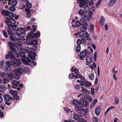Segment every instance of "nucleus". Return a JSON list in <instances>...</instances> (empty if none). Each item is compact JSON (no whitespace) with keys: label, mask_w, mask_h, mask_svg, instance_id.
<instances>
[{"label":"nucleus","mask_w":122,"mask_h":122,"mask_svg":"<svg viewBox=\"0 0 122 122\" xmlns=\"http://www.w3.org/2000/svg\"><path fill=\"white\" fill-rule=\"evenodd\" d=\"M7 16L10 18H12L14 17V15L13 13L8 11L7 14Z\"/></svg>","instance_id":"obj_35"},{"label":"nucleus","mask_w":122,"mask_h":122,"mask_svg":"<svg viewBox=\"0 0 122 122\" xmlns=\"http://www.w3.org/2000/svg\"><path fill=\"white\" fill-rule=\"evenodd\" d=\"M35 26L34 25L32 26V27L33 28V29L31 28V27L30 26H27L26 27V29L28 30H30L31 31L30 32V33H33L35 32L36 30V29L35 28Z\"/></svg>","instance_id":"obj_14"},{"label":"nucleus","mask_w":122,"mask_h":122,"mask_svg":"<svg viewBox=\"0 0 122 122\" xmlns=\"http://www.w3.org/2000/svg\"><path fill=\"white\" fill-rule=\"evenodd\" d=\"M64 110L67 112L69 113L71 112V111H70V110L68 109L67 107L64 108Z\"/></svg>","instance_id":"obj_59"},{"label":"nucleus","mask_w":122,"mask_h":122,"mask_svg":"<svg viewBox=\"0 0 122 122\" xmlns=\"http://www.w3.org/2000/svg\"><path fill=\"white\" fill-rule=\"evenodd\" d=\"M88 77L90 79L93 80L94 77V75L93 73H91L89 75Z\"/></svg>","instance_id":"obj_36"},{"label":"nucleus","mask_w":122,"mask_h":122,"mask_svg":"<svg viewBox=\"0 0 122 122\" xmlns=\"http://www.w3.org/2000/svg\"><path fill=\"white\" fill-rule=\"evenodd\" d=\"M38 43V41L36 39L33 41L31 42H29V44H30V45H35L36 44Z\"/></svg>","instance_id":"obj_29"},{"label":"nucleus","mask_w":122,"mask_h":122,"mask_svg":"<svg viewBox=\"0 0 122 122\" xmlns=\"http://www.w3.org/2000/svg\"><path fill=\"white\" fill-rule=\"evenodd\" d=\"M13 97L14 99L16 100H18L19 98V97L17 95V94L14 96Z\"/></svg>","instance_id":"obj_57"},{"label":"nucleus","mask_w":122,"mask_h":122,"mask_svg":"<svg viewBox=\"0 0 122 122\" xmlns=\"http://www.w3.org/2000/svg\"><path fill=\"white\" fill-rule=\"evenodd\" d=\"M101 0H99L96 4V7L97 8L99 6L101 3Z\"/></svg>","instance_id":"obj_47"},{"label":"nucleus","mask_w":122,"mask_h":122,"mask_svg":"<svg viewBox=\"0 0 122 122\" xmlns=\"http://www.w3.org/2000/svg\"><path fill=\"white\" fill-rule=\"evenodd\" d=\"M4 63V61H1L0 63V67L2 68L3 66Z\"/></svg>","instance_id":"obj_56"},{"label":"nucleus","mask_w":122,"mask_h":122,"mask_svg":"<svg viewBox=\"0 0 122 122\" xmlns=\"http://www.w3.org/2000/svg\"><path fill=\"white\" fill-rule=\"evenodd\" d=\"M25 53L21 52L20 53V57H21V58L23 59L24 62L25 64L27 65H31L32 64H34V65H36V63H34V61H31L30 60L28 57L27 58L25 56Z\"/></svg>","instance_id":"obj_3"},{"label":"nucleus","mask_w":122,"mask_h":122,"mask_svg":"<svg viewBox=\"0 0 122 122\" xmlns=\"http://www.w3.org/2000/svg\"><path fill=\"white\" fill-rule=\"evenodd\" d=\"M90 19L89 18L88 15H84L83 17H81L80 19L81 21L82 22H84V21L89 20Z\"/></svg>","instance_id":"obj_13"},{"label":"nucleus","mask_w":122,"mask_h":122,"mask_svg":"<svg viewBox=\"0 0 122 122\" xmlns=\"http://www.w3.org/2000/svg\"><path fill=\"white\" fill-rule=\"evenodd\" d=\"M29 57L32 60H34L36 56V53L34 52H29L28 55Z\"/></svg>","instance_id":"obj_12"},{"label":"nucleus","mask_w":122,"mask_h":122,"mask_svg":"<svg viewBox=\"0 0 122 122\" xmlns=\"http://www.w3.org/2000/svg\"><path fill=\"white\" fill-rule=\"evenodd\" d=\"M11 12H14L15 10V9L14 6H10L9 8Z\"/></svg>","instance_id":"obj_40"},{"label":"nucleus","mask_w":122,"mask_h":122,"mask_svg":"<svg viewBox=\"0 0 122 122\" xmlns=\"http://www.w3.org/2000/svg\"><path fill=\"white\" fill-rule=\"evenodd\" d=\"M70 112L71 113V115H74L73 116V118L75 120H78L80 118V117L77 114H75L74 112L72 111H71Z\"/></svg>","instance_id":"obj_16"},{"label":"nucleus","mask_w":122,"mask_h":122,"mask_svg":"<svg viewBox=\"0 0 122 122\" xmlns=\"http://www.w3.org/2000/svg\"><path fill=\"white\" fill-rule=\"evenodd\" d=\"M40 32L38 31L36 33H35L33 34L32 36V37L33 38H36L37 37H39L40 36Z\"/></svg>","instance_id":"obj_21"},{"label":"nucleus","mask_w":122,"mask_h":122,"mask_svg":"<svg viewBox=\"0 0 122 122\" xmlns=\"http://www.w3.org/2000/svg\"><path fill=\"white\" fill-rule=\"evenodd\" d=\"M19 82L15 80H13L12 81V88L14 89H16L18 90H19L20 89L19 87H18V86L19 84Z\"/></svg>","instance_id":"obj_4"},{"label":"nucleus","mask_w":122,"mask_h":122,"mask_svg":"<svg viewBox=\"0 0 122 122\" xmlns=\"http://www.w3.org/2000/svg\"><path fill=\"white\" fill-rule=\"evenodd\" d=\"M37 49V47L36 46H31V47H30V50L31 51H35Z\"/></svg>","instance_id":"obj_34"},{"label":"nucleus","mask_w":122,"mask_h":122,"mask_svg":"<svg viewBox=\"0 0 122 122\" xmlns=\"http://www.w3.org/2000/svg\"><path fill=\"white\" fill-rule=\"evenodd\" d=\"M92 14L93 12L92 11H90L89 12L88 16L89 17V18H90V19L91 18Z\"/></svg>","instance_id":"obj_48"},{"label":"nucleus","mask_w":122,"mask_h":122,"mask_svg":"<svg viewBox=\"0 0 122 122\" xmlns=\"http://www.w3.org/2000/svg\"><path fill=\"white\" fill-rule=\"evenodd\" d=\"M78 12L79 14L81 15H84L85 13L84 11L81 9L79 10L78 11Z\"/></svg>","instance_id":"obj_38"},{"label":"nucleus","mask_w":122,"mask_h":122,"mask_svg":"<svg viewBox=\"0 0 122 122\" xmlns=\"http://www.w3.org/2000/svg\"><path fill=\"white\" fill-rule=\"evenodd\" d=\"M114 108V107L113 106H112L109 107L105 112V115L107 112L109 111L111 109Z\"/></svg>","instance_id":"obj_43"},{"label":"nucleus","mask_w":122,"mask_h":122,"mask_svg":"<svg viewBox=\"0 0 122 122\" xmlns=\"http://www.w3.org/2000/svg\"><path fill=\"white\" fill-rule=\"evenodd\" d=\"M10 39L12 41L17 42L19 41V39L16 36H10Z\"/></svg>","instance_id":"obj_18"},{"label":"nucleus","mask_w":122,"mask_h":122,"mask_svg":"<svg viewBox=\"0 0 122 122\" xmlns=\"http://www.w3.org/2000/svg\"><path fill=\"white\" fill-rule=\"evenodd\" d=\"M25 16L27 18H30L31 16V15L30 14L31 12V10L28 8H26L25 9Z\"/></svg>","instance_id":"obj_11"},{"label":"nucleus","mask_w":122,"mask_h":122,"mask_svg":"<svg viewBox=\"0 0 122 122\" xmlns=\"http://www.w3.org/2000/svg\"><path fill=\"white\" fill-rule=\"evenodd\" d=\"M6 87L4 85H3L0 86V92L3 93L4 92L6 89Z\"/></svg>","instance_id":"obj_20"},{"label":"nucleus","mask_w":122,"mask_h":122,"mask_svg":"<svg viewBox=\"0 0 122 122\" xmlns=\"http://www.w3.org/2000/svg\"><path fill=\"white\" fill-rule=\"evenodd\" d=\"M85 82H84V81L82 80H80V84L81 85L83 86L84 85V83Z\"/></svg>","instance_id":"obj_63"},{"label":"nucleus","mask_w":122,"mask_h":122,"mask_svg":"<svg viewBox=\"0 0 122 122\" xmlns=\"http://www.w3.org/2000/svg\"><path fill=\"white\" fill-rule=\"evenodd\" d=\"M86 60V62L89 64L92 61V59L89 56L87 57Z\"/></svg>","instance_id":"obj_32"},{"label":"nucleus","mask_w":122,"mask_h":122,"mask_svg":"<svg viewBox=\"0 0 122 122\" xmlns=\"http://www.w3.org/2000/svg\"><path fill=\"white\" fill-rule=\"evenodd\" d=\"M4 83H7L9 82V79L8 78H5L4 79Z\"/></svg>","instance_id":"obj_44"},{"label":"nucleus","mask_w":122,"mask_h":122,"mask_svg":"<svg viewBox=\"0 0 122 122\" xmlns=\"http://www.w3.org/2000/svg\"><path fill=\"white\" fill-rule=\"evenodd\" d=\"M105 19L103 16H102L101 18L100 19L99 21L101 24L102 26H103L104 23Z\"/></svg>","instance_id":"obj_25"},{"label":"nucleus","mask_w":122,"mask_h":122,"mask_svg":"<svg viewBox=\"0 0 122 122\" xmlns=\"http://www.w3.org/2000/svg\"><path fill=\"white\" fill-rule=\"evenodd\" d=\"M88 34L87 33H86L85 34L83 33L82 34V35L81 36L82 37L81 39V40L85 39L86 37H87V36H88Z\"/></svg>","instance_id":"obj_31"},{"label":"nucleus","mask_w":122,"mask_h":122,"mask_svg":"<svg viewBox=\"0 0 122 122\" xmlns=\"http://www.w3.org/2000/svg\"><path fill=\"white\" fill-rule=\"evenodd\" d=\"M83 27L81 28L80 30L83 32H85L87 29V26H88V24L86 22H85L83 23Z\"/></svg>","instance_id":"obj_10"},{"label":"nucleus","mask_w":122,"mask_h":122,"mask_svg":"<svg viewBox=\"0 0 122 122\" xmlns=\"http://www.w3.org/2000/svg\"><path fill=\"white\" fill-rule=\"evenodd\" d=\"M75 111L78 113L82 114L84 112V109L81 106H76L75 107Z\"/></svg>","instance_id":"obj_5"},{"label":"nucleus","mask_w":122,"mask_h":122,"mask_svg":"<svg viewBox=\"0 0 122 122\" xmlns=\"http://www.w3.org/2000/svg\"><path fill=\"white\" fill-rule=\"evenodd\" d=\"M72 103L74 105H77L79 103L76 100H73V101Z\"/></svg>","instance_id":"obj_45"},{"label":"nucleus","mask_w":122,"mask_h":122,"mask_svg":"<svg viewBox=\"0 0 122 122\" xmlns=\"http://www.w3.org/2000/svg\"><path fill=\"white\" fill-rule=\"evenodd\" d=\"M35 19L34 18H32L30 20V21L29 23V24H32L33 23V22L35 20Z\"/></svg>","instance_id":"obj_52"},{"label":"nucleus","mask_w":122,"mask_h":122,"mask_svg":"<svg viewBox=\"0 0 122 122\" xmlns=\"http://www.w3.org/2000/svg\"><path fill=\"white\" fill-rule=\"evenodd\" d=\"M8 44L10 46V49H12L14 47V43L11 42H8Z\"/></svg>","instance_id":"obj_41"},{"label":"nucleus","mask_w":122,"mask_h":122,"mask_svg":"<svg viewBox=\"0 0 122 122\" xmlns=\"http://www.w3.org/2000/svg\"><path fill=\"white\" fill-rule=\"evenodd\" d=\"M88 51L87 50L83 51L80 53V56L79 57L80 60H83L84 57L86 56V54H87Z\"/></svg>","instance_id":"obj_9"},{"label":"nucleus","mask_w":122,"mask_h":122,"mask_svg":"<svg viewBox=\"0 0 122 122\" xmlns=\"http://www.w3.org/2000/svg\"><path fill=\"white\" fill-rule=\"evenodd\" d=\"M84 85L83 86H84L85 87H89L90 86H91L92 84L91 83L88 82H85L84 83Z\"/></svg>","instance_id":"obj_30"},{"label":"nucleus","mask_w":122,"mask_h":122,"mask_svg":"<svg viewBox=\"0 0 122 122\" xmlns=\"http://www.w3.org/2000/svg\"><path fill=\"white\" fill-rule=\"evenodd\" d=\"M9 93L11 94L13 96H14L15 95L17 94V92L15 91H13L11 89L9 91Z\"/></svg>","instance_id":"obj_23"},{"label":"nucleus","mask_w":122,"mask_h":122,"mask_svg":"<svg viewBox=\"0 0 122 122\" xmlns=\"http://www.w3.org/2000/svg\"><path fill=\"white\" fill-rule=\"evenodd\" d=\"M8 11L4 9L1 11V13L2 15H5V16H7V14Z\"/></svg>","instance_id":"obj_22"},{"label":"nucleus","mask_w":122,"mask_h":122,"mask_svg":"<svg viewBox=\"0 0 122 122\" xmlns=\"http://www.w3.org/2000/svg\"><path fill=\"white\" fill-rule=\"evenodd\" d=\"M81 46L80 45H78L76 47V52H78L80 51Z\"/></svg>","instance_id":"obj_37"},{"label":"nucleus","mask_w":122,"mask_h":122,"mask_svg":"<svg viewBox=\"0 0 122 122\" xmlns=\"http://www.w3.org/2000/svg\"><path fill=\"white\" fill-rule=\"evenodd\" d=\"M75 76L74 74L73 73L70 74L69 75V78L70 79H73L74 77H75Z\"/></svg>","instance_id":"obj_39"},{"label":"nucleus","mask_w":122,"mask_h":122,"mask_svg":"<svg viewBox=\"0 0 122 122\" xmlns=\"http://www.w3.org/2000/svg\"><path fill=\"white\" fill-rule=\"evenodd\" d=\"M12 64L14 67L19 66L21 64L20 59L14 60L12 61Z\"/></svg>","instance_id":"obj_7"},{"label":"nucleus","mask_w":122,"mask_h":122,"mask_svg":"<svg viewBox=\"0 0 122 122\" xmlns=\"http://www.w3.org/2000/svg\"><path fill=\"white\" fill-rule=\"evenodd\" d=\"M16 32L19 31L20 32V31H23V29L21 27H20L19 28V27L18 26V28H16Z\"/></svg>","instance_id":"obj_46"},{"label":"nucleus","mask_w":122,"mask_h":122,"mask_svg":"<svg viewBox=\"0 0 122 122\" xmlns=\"http://www.w3.org/2000/svg\"><path fill=\"white\" fill-rule=\"evenodd\" d=\"M116 1V0H111L108 4V5L111 6L113 5L115 3Z\"/></svg>","instance_id":"obj_28"},{"label":"nucleus","mask_w":122,"mask_h":122,"mask_svg":"<svg viewBox=\"0 0 122 122\" xmlns=\"http://www.w3.org/2000/svg\"><path fill=\"white\" fill-rule=\"evenodd\" d=\"M77 3L80 6L83 7L87 4V1L86 0H77Z\"/></svg>","instance_id":"obj_8"},{"label":"nucleus","mask_w":122,"mask_h":122,"mask_svg":"<svg viewBox=\"0 0 122 122\" xmlns=\"http://www.w3.org/2000/svg\"><path fill=\"white\" fill-rule=\"evenodd\" d=\"M84 11L86 12L88 11L89 10V8L88 6H86V5L85 6H84Z\"/></svg>","instance_id":"obj_42"},{"label":"nucleus","mask_w":122,"mask_h":122,"mask_svg":"<svg viewBox=\"0 0 122 122\" xmlns=\"http://www.w3.org/2000/svg\"><path fill=\"white\" fill-rule=\"evenodd\" d=\"M17 3V1L16 0H13L12 1L11 4L12 6H15L16 5Z\"/></svg>","instance_id":"obj_33"},{"label":"nucleus","mask_w":122,"mask_h":122,"mask_svg":"<svg viewBox=\"0 0 122 122\" xmlns=\"http://www.w3.org/2000/svg\"><path fill=\"white\" fill-rule=\"evenodd\" d=\"M80 22L78 21H76L75 23V24H73L72 26L74 27H77L80 25Z\"/></svg>","instance_id":"obj_24"},{"label":"nucleus","mask_w":122,"mask_h":122,"mask_svg":"<svg viewBox=\"0 0 122 122\" xmlns=\"http://www.w3.org/2000/svg\"><path fill=\"white\" fill-rule=\"evenodd\" d=\"M26 6L27 7L26 8H28L30 9L32 5L31 3H30L29 1L27 2L26 4Z\"/></svg>","instance_id":"obj_27"},{"label":"nucleus","mask_w":122,"mask_h":122,"mask_svg":"<svg viewBox=\"0 0 122 122\" xmlns=\"http://www.w3.org/2000/svg\"><path fill=\"white\" fill-rule=\"evenodd\" d=\"M80 103L84 107H86L88 104V102L85 100L81 101Z\"/></svg>","instance_id":"obj_17"},{"label":"nucleus","mask_w":122,"mask_h":122,"mask_svg":"<svg viewBox=\"0 0 122 122\" xmlns=\"http://www.w3.org/2000/svg\"><path fill=\"white\" fill-rule=\"evenodd\" d=\"M5 22L8 26L7 29V32L9 35H11L12 34V30L11 28L10 27L11 23L14 24L15 23V20L13 18H9L6 17L5 18Z\"/></svg>","instance_id":"obj_2"},{"label":"nucleus","mask_w":122,"mask_h":122,"mask_svg":"<svg viewBox=\"0 0 122 122\" xmlns=\"http://www.w3.org/2000/svg\"><path fill=\"white\" fill-rule=\"evenodd\" d=\"M92 120L95 122H97L98 120V118L97 117H93L92 118Z\"/></svg>","instance_id":"obj_50"},{"label":"nucleus","mask_w":122,"mask_h":122,"mask_svg":"<svg viewBox=\"0 0 122 122\" xmlns=\"http://www.w3.org/2000/svg\"><path fill=\"white\" fill-rule=\"evenodd\" d=\"M101 111V108L99 107H97L95 110V113L96 115L98 116L99 114Z\"/></svg>","instance_id":"obj_19"},{"label":"nucleus","mask_w":122,"mask_h":122,"mask_svg":"<svg viewBox=\"0 0 122 122\" xmlns=\"http://www.w3.org/2000/svg\"><path fill=\"white\" fill-rule=\"evenodd\" d=\"M82 42V40L80 39H78L77 41V43L78 45H79Z\"/></svg>","instance_id":"obj_60"},{"label":"nucleus","mask_w":122,"mask_h":122,"mask_svg":"<svg viewBox=\"0 0 122 122\" xmlns=\"http://www.w3.org/2000/svg\"><path fill=\"white\" fill-rule=\"evenodd\" d=\"M5 65L4 67L5 71H10L11 70V67L9 61L6 62L5 63Z\"/></svg>","instance_id":"obj_6"},{"label":"nucleus","mask_w":122,"mask_h":122,"mask_svg":"<svg viewBox=\"0 0 122 122\" xmlns=\"http://www.w3.org/2000/svg\"><path fill=\"white\" fill-rule=\"evenodd\" d=\"M64 122H75L73 120H65Z\"/></svg>","instance_id":"obj_64"},{"label":"nucleus","mask_w":122,"mask_h":122,"mask_svg":"<svg viewBox=\"0 0 122 122\" xmlns=\"http://www.w3.org/2000/svg\"><path fill=\"white\" fill-rule=\"evenodd\" d=\"M97 99H94L92 104H91V106H92V107H93V106L94 105H95L96 104V103H97Z\"/></svg>","instance_id":"obj_49"},{"label":"nucleus","mask_w":122,"mask_h":122,"mask_svg":"<svg viewBox=\"0 0 122 122\" xmlns=\"http://www.w3.org/2000/svg\"><path fill=\"white\" fill-rule=\"evenodd\" d=\"M4 97L5 99L7 101H9L10 100H12L13 99L12 97H10L8 94H5L4 95Z\"/></svg>","instance_id":"obj_15"},{"label":"nucleus","mask_w":122,"mask_h":122,"mask_svg":"<svg viewBox=\"0 0 122 122\" xmlns=\"http://www.w3.org/2000/svg\"><path fill=\"white\" fill-rule=\"evenodd\" d=\"M12 49H11L12 51L13 52H14V53H17V48H15L14 47Z\"/></svg>","instance_id":"obj_53"},{"label":"nucleus","mask_w":122,"mask_h":122,"mask_svg":"<svg viewBox=\"0 0 122 122\" xmlns=\"http://www.w3.org/2000/svg\"><path fill=\"white\" fill-rule=\"evenodd\" d=\"M115 103L116 104H117L119 103V99L117 97H115Z\"/></svg>","instance_id":"obj_55"},{"label":"nucleus","mask_w":122,"mask_h":122,"mask_svg":"<svg viewBox=\"0 0 122 122\" xmlns=\"http://www.w3.org/2000/svg\"><path fill=\"white\" fill-rule=\"evenodd\" d=\"M75 73H78L79 70L78 69L76 68H75L74 69V71Z\"/></svg>","instance_id":"obj_62"},{"label":"nucleus","mask_w":122,"mask_h":122,"mask_svg":"<svg viewBox=\"0 0 122 122\" xmlns=\"http://www.w3.org/2000/svg\"><path fill=\"white\" fill-rule=\"evenodd\" d=\"M10 27L12 29L13 31H14L16 30V28H18V26L15 25H12L11 24Z\"/></svg>","instance_id":"obj_26"},{"label":"nucleus","mask_w":122,"mask_h":122,"mask_svg":"<svg viewBox=\"0 0 122 122\" xmlns=\"http://www.w3.org/2000/svg\"><path fill=\"white\" fill-rule=\"evenodd\" d=\"M29 71V68L27 66L19 67L17 69H16L14 70L11 71V73H9L8 76L11 78L14 77L15 79H18L20 77L19 74L28 72Z\"/></svg>","instance_id":"obj_1"},{"label":"nucleus","mask_w":122,"mask_h":122,"mask_svg":"<svg viewBox=\"0 0 122 122\" xmlns=\"http://www.w3.org/2000/svg\"><path fill=\"white\" fill-rule=\"evenodd\" d=\"M87 90L86 89H83L81 91V92L82 93V95H84V94L86 93L87 92Z\"/></svg>","instance_id":"obj_54"},{"label":"nucleus","mask_w":122,"mask_h":122,"mask_svg":"<svg viewBox=\"0 0 122 122\" xmlns=\"http://www.w3.org/2000/svg\"><path fill=\"white\" fill-rule=\"evenodd\" d=\"M97 52H95L94 54V58L95 61L96 58H97Z\"/></svg>","instance_id":"obj_61"},{"label":"nucleus","mask_w":122,"mask_h":122,"mask_svg":"<svg viewBox=\"0 0 122 122\" xmlns=\"http://www.w3.org/2000/svg\"><path fill=\"white\" fill-rule=\"evenodd\" d=\"M2 31L3 32L4 36L6 38H7L8 36L7 33L5 31L2 30Z\"/></svg>","instance_id":"obj_51"},{"label":"nucleus","mask_w":122,"mask_h":122,"mask_svg":"<svg viewBox=\"0 0 122 122\" xmlns=\"http://www.w3.org/2000/svg\"><path fill=\"white\" fill-rule=\"evenodd\" d=\"M91 93L92 95H94L95 93V91L94 88L92 87L91 90Z\"/></svg>","instance_id":"obj_58"}]
</instances>
